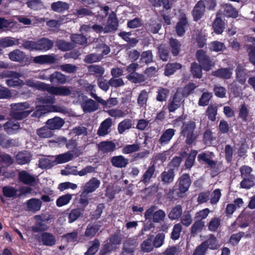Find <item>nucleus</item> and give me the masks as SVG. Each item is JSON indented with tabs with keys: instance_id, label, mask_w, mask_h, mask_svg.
Masks as SVG:
<instances>
[{
	"instance_id": "obj_20",
	"label": "nucleus",
	"mask_w": 255,
	"mask_h": 255,
	"mask_svg": "<svg viewBox=\"0 0 255 255\" xmlns=\"http://www.w3.org/2000/svg\"><path fill=\"white\" fill-rule=\"evenodd\" d=\"M56 61V58L54 54L41 55L33 57V59L34 63L41 65L54 64Z\"/></svg>"
},
{
	"instance_id": "obj_17",
	"label": "nucleus",
	"mask_w": 255,
	"mask_h": 255,
	"mask_svg": "<svg viewBox=\"0 0 255 255\" xmlns=\"http://www.w3.org/2000/svg\"><path fill=\"white\" fill-rule=\"evenodd\" d=\"M119 26V20L116 13H111L108 19V24L105 26V33L116 31Z\"/></svg>"
},
{
	"instance_id": "obj_13",
	"label": "nucleus",
	"mask_w": 255,
	"mask_h": 255,
	"mask_svg": "<svg viewBox=\"0 0 255 255\" xmlns=\"http://www.w3.org/2000/svg\"><path fill=\"white\" fill-rule=\"evenodd\" d=\"M175 176V172L172 169L167 168L158 177L159 180L163 185H168L173 182Z\"/></svg>"
},
{
	"instance_id": "obj_58",
	"label": "nucleus",
	"mask_w": 255,
	"mask_h": 255,
	"mask_svg": "<svg viewBox=\"0 0 255 255\" xmlns=\"http://www.w3.org/2000/svg\"><path fill=\"white\" fill-rule=\"evenodd\" d=\"M169 90L165 88H160L157 92L156 100L160 102L166 101L169 94Z\"/></svg>"
},
{
	"instance_id": "obj_10",
	"label": "nucleus",
	"mask_w": 255,
	"mask_h": 255,
	"mask_svg": "<svg viewBox=\"0 0 255 255\" xmlns=\"http://www.w3.org/2000/svg\"><path fill=\"white\" fill-rule=\"evenodd\" d=\"M35 238L38 242L45 246L52 247L56 242L55 237L52 233L46 231L40 235H36Z\"/></svg>"
},
{
	"instance_id": "obj_19",
	"label": "nucleus",
	"mask_w": 255,
	"mask_h": 255,
	"mask_svg": "<svg viewBox=\"0 0 255 255\" xmlns=\"http://www.w3.org/2000/svg\"><path fill=\"white\" fill-rule=\"evenodd\" d=\"M100 222H95L89 223L85 230L84 235L88 239L94 237L101 228Z\"/></svg>"
},
{
	"instance_id": "obj_6",
	"label": "nucleus",
	"mask_w": 255,
	"mask_h": 255,
	"mask_svg": "<svg viewBox=\"0 0 255 255\" xmlns=\"http://www.w3.org/2000/svg\"><path fill=\"white\" fill-rule=\"evenodd\" d=\"M3 77H7L9 79L6 80V84L10 87H20L23 85V81L19 79L21 75L19 73L5 70L2 72Z\"/></svg>"
},
{
	"instance_id": "obj_41",
	"label": "nucleus",
	"mask_w": 255,
	"mask_h": 255,
	"mask_svg": "<svg viewBox=\"0 0 255 255\" xmlns=\"http://www.w3.org/2000/svg\"><path fill=\"white\" fill-rule=\"evenodd\" d=\"M182 65L178 63H167L165 67L164 74L166 76H170L173 74L177 70L180 69Z\"/></svg>"
},
{
	"instance_id": "obj_61",
	"label": "nucleus",
	"mask_w": 255,
	"mask_h": 255,
	"mask_svg": "<svg viewBox=\"0 0 255 255\" xmlns=\"http://www.w3.org/2000/svg\"><path fill=\"white\" fill-rule=\"evenodd\" d=\"M51 9L57 12H61L69 8V5L64 2L58 1L53 2L51 5Z\"/></svg>"
},
{
	"instance_id": "obj_2",
	"label": "nucleus",
	"mask_w": 255,
	"mask_h": 255,
	"mask_svg": "<svg viewBox=\"0 0 255 255\" xmlns=\"http://www.w3.org/2000/svg\"><path fill=\"white\" fill-rule=\"evenodd\" d=\"M196 127L195 122L192 120L183 123L181 126L180 134L186 137L185 143L188 145L192 144L196 138L194 133Z\"/></svg>"
},
{
	"instance_id": "obj_51",
	"label": "nucleus",
	"mask_w": 255,
	"mask_h": 255,
	"mask_svg": "<svg viewBox=\"0 0 255 255\" xmlns=\"http://www.w3.org/2000/svg\"><path fill=\"white\" fill-rule=\"evenodd\" d=\"M126 78L129 81L134 84L143 82L145 80V76L143 74L136 72L135 73H132L131 74H128Z\"/></svg>"
},
{
	"instance_id": "obj_55",
	"label": "nucleus",
	"mask_w": 255,
	"mask_h": 255,
	"mask_svg": "<svg viewBox=\"0 0 255 255\" xmlns=\"http://www.w3.org/2000/svg\"><path fill=\"white\" fill-rule=\"evenodd\" d=\"M132 123V121L128 119H126L120 122L118 127V132L120 134H123L127 129L131 128Z\"/></svg>"
},
{
	"instance_id": "obj_36",
	"label": "nucleus",
	"mask_w": 255,
	"mask_h": 255,
	"mask_svg": "<svg viewBox=\"0 0 255 255\" xmlns=\"http://www.w3.org/2000/svg\"><path fill=\"white\" fill-rule=\"evenodd\" d=\"M112 120L109 118L104 120L100 125L97 133L99 136H105L108 133V129L111 127Z\"/></svg>"
},
{
	"instance_id": "obj_34",
	"label": "nucleus",
	"mask_w": 255,
	"mask_h": 255,
	"mask_svg": "<svg viewBox=\"0 0 255 255\" xmlns=\"http://www.w3.org/2000/svg\"><path fill=\"white\" fill-rule=\"evenodd\" d=\"M81 106L85 113L94 112L98 108V104L95 101L91 99L83 102Z\"/></svg>"
},
{
	"instance_id": "obj_40",
	"label": "nucleus",
	"mask_w": 255,
	"mask_h": 255,
	"mask_svg": "<svg viewBox=\"0 0 255 255\" xmlns=\"http://www.w3.org/2000/svg\"><path fill=\"white\" fill-rule=\"evenodd\" d=\"M84 213V209L80 208L72 209L68 215V220L69 223H72L82 217Z\"/></svg>"
},
{
	"instance_id": "obj_46",
	"label": "nucleus",
	"mask_w": 255,
	"mask_h": 255,
	"mask_svg": "<svg viewBox=\"0 0 255 255\" xmlns=\"http://www.w3.org/2000/svg\"><path fill=\"white\" fill-rule=\"evenodd\" d=\"M105 208V205L104 203L99 204L96 209L90 213V218L91 220H97L100 218L103 210Z\"/></svg>"
},
{
	"instance_id": "obj_35",
	"label": "nucleus",
	"mask_w": 255,
	"mask_h": 255,
	"mask_svg": "<svg viewBox=\"0 0 255 255\" xmlns=\"http://www.w3.org/2000/svg\"><path fill=\"white\" fill-rule=\"evenodd\" d=\"M249 114L248 106L245 104H242L239 110L238 118L241 119L243 123H247L250 121Z\"/></svg>"
},
{
	"instance_id": "obj_21",
	"label": "nucleus",
	"mask_w": 255,
	"mask_h": 255,
	"mask_svg": "<svg viewBox=\"0 0 255 255\" xmlns=\"http://www.w3.org/2000/svg\"><path fill=\"white\" fill-rule=\"evenodd\" d=\"M54 44L53 40L42 37L37 41V51H47L52 49Z\"/></svg>"
},
{
	"instance_id": "obj_28",
	"label": "nucleus",
	"mask_w": 255,
	"mask_h": 255,
	"mask_svg": "<svg viewBox=\"0 0 255 255\" xmlns=\"http://www.w3.org/2000/svg\"><path fill=\"white\" fill-rule=\"evenodd\" d=\"M211 75L220 79L228 80L231 78L232 72L228 68H222L212 71Z\"/></svg>"
},
{
	"instance_id": "obj_16",
	"label": "nucleus",
	"mask_w": 255,
	"mask_h": 255,
	"mask_svg": "<svg viewBox=\"0 0 255 255\" xmlns=\"http://www.w3.org/2000/svg\"><path fill=\"white\" fill-rule=\"evenodd\" d=\"M19 181L25 185L34 186L36 183V178L26 170H22L18 174Z\"/></svg>"
},
{
	"instance_id": "obj_29",
	"label": "nucleus",
	"mask_w": 255,
	"mask_h": 255,
	"mask_svg": "<svg viewBox=\"0 0 255 255\" xmlns=\"http://www.w3.org/2000/svg\"><path fill=\"white\" fill-rule=\"evenodd\" d=\"M65 121L62 118L55 117L53 118L49 119L46 122V125L52 130L59 129L64 124Z\"/></svg>"
},
{
	"instance_id": "obj_23",
	"label": "nucleus",
	"mask_w": 255,
	"mask_h": 255,
	"mask_svg": "<svg viewBox=\"0 0 255 255\" xmlns=\"http://www.w3.org/2000/svg\"><path fill=\"white\" fill-rule=\"evenodd\" d=\"M31 153L27 150H24L19 151L15 156V160L17 164L24 165L28 163L32 159Z\"/></svg>"
},
{
	"instance_id": "obj_47",
	"label": "nucleus",
	"mask_w": 255,
	"mask_h": 255,
	"mask_svg": "<svg viewBox=\"0 0 255 255\" xmlns=\"http://www.w3.org/2000/svg\"><path fill=\"white\" fill-rule=\"evenodd\" d=\"M205 226L204 222L201 220L196 221L191 227V235L195 237L200 233Z\"/></svg>"
},
{
	"instance_id": "obj_5",
	"label": "nucleus",
	"mask_w": 255,
	"mask_h": 255,
	"mask_svg": "<svg viewBox=\"0 0 255 255\" xmlns=\"http://www.w3.org/2000/svg\"><path fill=\"white\" fill-rule=\"evenodd\" d=\"M156 208V206L152 205L146 210L144 213L146 220L152 219L153 222L156 223H161L164 220L166 217L165 212L161 209L155 211Z\"/></svg>"
},
{
	"instance_id": "obj_62",
	"label": "nucleus",
	"mask_w": 255,
	"mask_h": 255,
	"mask_svg": "<svg viewBox=\"0 0 255 255\" xmlns=\"http://www.w3.org/2000/svg\"><path fill=\"white\" fill-rule=\"evenodd\" d=\"M100 246L99 240L96 238L93 241L92 246L89 247L84 255H94L98 251Z\"/></svg>"
},
{
	"instance_id": "obj_15",
	"label": "nucleus",
	"mask_w": 255,
	"mask_h": 255,
	"mask_svg": "<svg viewBox=\"0 0 255 255\" xmlns=\"http://www.w3.org/2000/svg\"><path fill=\"white\" fill-rule=\"evenodd\" d=\"M36 109V111L32 114V117L37 118H40L44 114L50 112H61L62 111V108L58 106H37Z\"/></svg>"
},
{
	"instance_id": "obj_56",
	"label": "nucleus",
	"mask_w": 255,
	"mask_h": 255,
	"mask_svg": "<svg viewBox=\"0 0 255 255\" xmlns=\"http://www.w3.org/2000/svg\"><path fill=\"white\" fill-rule=\"evenodd\" d=\"M72 199V195L69 193L60 196L56 200V205L59 207L65 206L68 204Z\"/></svg>"
},
{
	"instance_id": "obj_64",
	"label": "nucleus",
	"mask_w": 255,
	"mask_h": 255,
	"mask_svg": "<svg viewBox=\"0 0 255 255\" xmlns=\"http://www.w3.org/2000/svg\"><path fill=\"white\" fill-rule=\"evenodd\" d=\"M196 88L195 83L190 82L184 87L181 94L184 97H188Z\"/></svg>"
},
{
	"instance_id": "obj_9",
	"label": "nucleus",
	"mask_w": 255,
	"mask_h": 255,
	"mask_svg": "<svg viewBox=\"0 0 255 255\" xmlns=\"http://www.w3.org/2000/svg\"><path fill=\"white\" fill-rule=\"evenodd\" d=\"M8 55L9 59L12 61L25 64H29L31 62L28 56L23 51L18 49L10 52Z\"/></svg>"
},
{
	"instance_id": "obj_26",
	"label": "nucleus",
	"mask_w": 255,
	"mask_h": 255,
	"mask_svg": "<svg viewBox=\"0 0 255 255\" xmlns=\"http://www.w3.org/2000/svg\"><path fill=\"white\" fill-rule=\"evenodd\" d=\"M3 127L5 131L8 134H13L20 129L19 123L17 121L9 120L6 122Z\"/></svg>"
},
{
	"instance_id": "obj_14",
	"label": "nucleus",
	"mask_w": 255,
	"mask_h": 255,
	"mask_svg": "<svg viewBox=\"0 0 255 255\" xmlns=\"http://www.w3.org/2000/svg\"><path fill=\"white\" fill-rule=\"evenodd\" d=\"M156 176V167L154 163L150 164L145 170L141 177L140 182L147 185L151 181L152 179L155 178Z\"/></svg>"
},
{
	"instance_id": "obj_63",
	"label": "nucleus",
	"mask_w": 255,
	"mask_h": 255,
	"mask_svg": "<svg viewBox=\"0 0 255 255\" xmlns=\"http://www.w3.org/2000/svg\"><path fill=\"white\" fill-rule=\"evenodd\" d=\"M209 48L211 51L217 52L223 51L226 49L224 43L219 41L212 42L210 44Z\"/></svg>"
},
{
	"instance_id": "obj_37",
	"label": "nucleus",
	"mask_w": 255,
	"mask_h": 255,
	"mask_svg": "<svg viewBox=\"0 0 255 255\" xmlns=\"http://www.w3.org/2000/svg\"><path fill=\"white\" fill-rule=\"evenodd\" d=\"M98 146L99 150L104 153L112 152L116 149L115 143L112 141H102L99 143Z\"/></svg>"
},
{
	"instance_id": "obj_11",
	"label": "nucleus",
	"mask_w": 255,
	"mask_h": 255,
	"mask_svg": "<svg viewBox=\"0 0 255 255\" xmlns=\"http://www.w3.org/2000/svg\"><path fill=\"white\" fill-rule=\"evenodd\" d=\"M189 26V24L186 14L184 12L181 13L175 26L176 32L178 36H183Z\"/></svg>"
},
{
	"instance_id": "obj_53",
	"label": "nucleus",
	"mask_w": 255,
	"mask_h": 255,
	"mask_svg": "<svg viewBox=\"0 0 255 255\" xmlns=\"http://www.w3.org/2000/svg\"><path fill=\"white\" fill-rule=\"evenodd\" d=\"M38 162V166L42 169H49L56 165L55 160H51L46 157L40 158Z\"/></svg>"
},
{
	"instance_id": "obj_44",
	"label": "nucleus",
	"mask_w": 255,
	"mask_h": 255,
	"mask_svg": "<svg viewBox=\"0 0 255 255\" xmlns=\"http://www.w3.org/2000/svg\"><path fill=\"white\" fill-rule=\"evenodd\" d=\"M216 140V137L214 135L213 132L210 129L205 130L203 135V143L210 146L213 144V142Z\"/></svg>"
},
{
	"instance_id": "obj_8",
	"label": "nucleus",
	"mask_w": 255,
	"mask_h": 255,
	"mask_svg": "<svg viewBox=\"0 0 255 255\" xmlns=\"http://www.w3.org/2000/svg\"><path fill=\"white\" fill-rule=\"evenodd\" d=\"M184 98L181 93L177 91L169 100L167 106L169 112L174 113L180 108L184 101Z\"/></svg>"
},
{
	"instance_id": "obj_18",
	"label": "nucleus",
	"mask_w": 255,
	"mask_h": 255,
	"mask_svg": "<svg viewBox=\"0 0 255 255\" xmlns=\"http://www.w3.org/2000/svg\"><path fill=\"white\" fill-rule=\"evenodd\" d=\"M206 7L202 1H198L194 6L192 11L193 20L198 21L204 16Z\"/></svg>"
},
{
	"instance_id": "obj_1",
	"label": "nucleus",
	"mask_w": 255,
	"mask_h": 255,
	"mask_svg": "<svg viewBox=\"0 0 255 255\" xmlns=\"http://www.w3.org/2000/svg\"><path fill=\"white\" fill-rule=\"evenodd\" d=\"M191 184V180L189 174H183L178 179L175 186L170 189L167 193V198L170 200H173L184 197Z\"/></svg>"
},
{
	"instance_id": "obj_3",
	"label": "nucleus",
	"mask_w": 255,
	"mask_h": 255,
	"mask_svg": "<svg viewBox=\"0 0 255 255\" xmlns=\"http://www.w3.org/2000/svg\"><path fill=\"white\" fill-rule=\"evenodd\" d=\"M38 87L42 91H47L54 95L68 96L72 94L71 89L66 86L56 87L41 83L39 84Z\"/></svg>"
},
{
	"instance_id": "obj_7",
	"label": "nucleus",
	"mask_w": 255,
	"mask_h": 255,
	"mask_svg": "<svg viewBox=\"0 0 255 255\" xmlns=\"http://www.w3.org/2000/svg\"><path fill=\"white\" fill-rule=\"evenodd\" d=\"M197 159L200 163L201 164L205 163L207 165V167L212 169V173L214 174L213 176L218 175L220 173L218 167H217V161L212 160L205 152L199 154L197 156Z\"/></svg>"
},
{
	"instance_id": "obj_27",
	"label": "nucleus",
	"mask_w": 255,
	"mask_h": 255,
	"mask_svg": "<svg viewBox=\"0 0 255 255\" xmlns=\"http://www.w3.org/2000/svg\"><path fill=\"white\" fill-rule=\"evenodd\" d=\"M224 9V14L227 17L236 18L239 16L238 10L231 3H224L222 5Z\"/></svg>"
},
{
	"instance_id": "obj_32",
	"label": "nucleus",
	"mask_w": 255,
	"mask_h": 255,
	"mask_svg": "<svg viewBox=\"0 0 255 255\" xmlns=\"http://www.w3.org/2000/svg\"><path fill=\"white\" fill-rule=\"evenodd\" d=\"M169 45L173 56H177L181 51V42L177 39L171 37L169 40Z\"/></svg>"
},
{
	"instance_id": "obj_30",
	"label": "nucleus",
	"mask_w": 255,
	"mask_h": 255,
	"mask_svg": "<svg viewBox=\"0 0 255 255\" xmlns=\"http://www.w3.org/2000/svg\"><path fill=\"white\" fill-rule=\"evenodd\" d=\"M111 162L113 166L122 168L127 166L128 163V159L123 155H118L112 157Z\"/></svg>"
},
{
	"instance_id": "obj_33",
	"label": "nucleus",
	"mask_w": 255,
	"mask_h": 255,
	"mask_svg": "<svg viewBox=\"0 0 255 255\" xmlns=\"http://www.w3.org/2000/svg\"><path fill=\"white\" fill-rule=\"evenodd\" d=\"M17 145L18 142L16 139L9 138L4 134L0 135V145L2 148H8Z\"/></svg>"
},
{
	"instance_id": "obj_39",
	"label": "nucleus",
	"mask_w": 255,
	"mask_h": 255,
	"mask_svg": "<svg viewBox=\"0 0 255 255\" xmlns=\"http://www.w3.org/2000/svg\"><path fill=\"white\" fill-rule=\"evenodd\" d=\"M74 158V155L72 151H68L64 153L59 154L56 156L55 161L56 164H62L72 160Z\"/></svg>"
},
{
	"instance_id": "obj_25",
	"label": "nucleus",
	"mask_w": 255,
	"mask_h": 255,
	"mask_svg": "<svg viewBox=\"0 0 255 255\" xmlns=\"http://www.w3.org/2000/svg\"><path fill=\"white\" fill-rule=\"evenodd\" d=\"M219 15V13L217 14L212 23L214 31L217 34H222L225 29V22Z\"/></svg>"
},
{
	"instance_id": "obj_50",
	"label": "nucleus",
	"mask_w": 255,
	"mask_h": 255,
	"mask_svg": "<svg viewBox=\"0 0 255 255\" xmlns=\"http://www.w3.org/2000/svg\"><path fill=\"white\" fill-rule=\"evenodd\" d=\"M36 133L41 138H49L53 135V132L48 125L37 129Z\"/></svg>"
},
{
	"instance_id": "obj_22",
	"label": "nucleus",
	"mask_w": 255,
	"mask_h": 255,
	"mask_svg": "<svg viewBox=\"0 0 255 255\" xmlns=\"http://www.w3.org/2000/svg\"><path fill=\"white\" fill-rule=\"evenodd\" d=\"M174 128H168L165 130L161 135L158 142L162 146L168 144L175 133Z\"/></svg>"
},
{
	"instance_id": "obj_54",
	"label": "nucleus",
	"mask_w": 255,
	"mask_h": 255,
	"mask_svg": "<svg viewBox=\"0 0 255 255\" xmlns=\"http://www.w3.org/2000/svg\"><path fill=\"white\" fill-rule=\"evenodd\" d=\"M2 192L3 195L8 198H12L15 196L17 197L18 189H15L12 186L9 185L5 186L2 187Z\"/></svg>"
},
{
	"instance_id": "obj_52",
	"label": "nucleus",
	"mask_w": 255,
	"mask_h": 255,
	"mask_svg": "<svg viewBox=\"0 0 255 255\" xmlns=\"http://www.w3.org/2000/svg\"><path fill=\"white\" fill-rule=\"evenodd\" d=\"M89 71L96 77H102L105 72L104 68L100 65H91L88 66Z\"/></svg>"
},
{
	"instance_id": "obj_24",
	"label": "nucleus",
	"mask_w": 255,
	"mask_h": 255,
	"mask_svg": "<svg viewBox=\"0 0 255 255\" xmlns=\"http://www.w3.org/2000/svg\"><path fill=\"white\" fill-rule=\"evenodd\" d=\"M100 185V181L96 177H93L87 182L83 187V192L87 194L95 191Z\"/></svg>"
},
{
	"instance_id": "obj_59",
	"label": "nucleus",
	"mask_w": 255,
	"mask_h": 255,
	"mask_svg": "<svg viewBox=\"0 0 255 255\" xmlns=\"http://www.w3.org/2000/svg\"><path fill=\"white\" fill-rule=\"evenodd\" d=\"M56 45L59 49L62 51L70 50L73 48V46L70 42L60 39L56 41Z\"/></svg>"
},
{
	"instance_id": "obj_60",
	"label": "nucleus",
	"mask_w": 255,
	"mask_h": 255,
	"mask_svg": "<svg viewBox=\"0 0 255 255\" xmlns=\"http://www.w3.org/2000/svg\"><path fill=\"white\" fill-rule=\"evenodd\" d=\"M154 247L152 236L148 237L141 245V249L142 251L144 252H150L152 251Z\"/></svg>"
},
{
	"instance_id": "obj_48",
	"label": "nucleus",
	"mask_w": 255,
	"mask_h": 255,
	"mask_svg": "<svg viewBox=\"0 0 255 255\" xmlns=\"http://www.w3.org/2000/svg\"><path fill=\"white\" fill-rule=\"evenodd\" d=\"M203 243H204L207 249L214 250L217 249L219 247L217 238L213 234H211L209 238Z\"/></svg>"
},
{
	"instance_id": "obj_49",
	"label": "nucleus",
	"mask_w": 255,
	"mask_h": 255,
	"mask_svg": "<svg viewBox=\"0 0 255 255\" xmlns=\"http://www.w3.org/2000/svg\"><path fill=\"white\" fill-rule=\"evenodd\" d=\"M182 213V207L180 205H177L173 208L168 215L171 220L178 219L181 217Z\"/></svg>"
},
{
	"instance_id": "obj_12",
	"label": "nucleus",
	"mask_w": 255,
	"mask_h": 255,
	"mask_svg": "<svg viewBox=\"0 0 255 255\" xmlns=\"http://www.w3.org/2000/svg\"><path fill=\"white\" fill-rule=\"evenodd\" d=\"M34 219L36 222L31 227V231L33 233H43L49 229V227L44 223V222L48 221V219H43L40 215H35Z\"/></svg>"
},
{
	"instance_id": "obj_31",
	"label": "nucleus",
	"mask_w": 255,
	"mask_h": 255,
	"mask_svg": "<svg viewBox=\"0 0 255 255\" xmlns=\"http://www.w3.org/2000/svg\"><path fill=\"white\" fill-rule=\"evenodd\" d=\"M237 81L240 84L243 85L246 81L247 70L243 66L238 65L235 70Z\"/></svg>"
},
{
	"instance_id": "obj_4",
	"label": "nucleus",
	"mask_w": 255,
	"mask_h": 255,
	"mask_svg": "<svg viewBox=\"0 0 255 255\" xmlns=\"http://www.w3.org/2000/svg\"><path fill=\"white\" fill-rule=\"evenodd\" d=\"M196 56L199 64L205 71H209L215 65L213 59L203 50H197Z\"/></svg>"
},
{
	"instance_id": "obj_57",
	"label": "nucleus",
	"mask_w": 255,
	"mask_h": 255,
	"mask_svg": "<svg viewBox=\"0 0 255 255\" xmlns=\"http://www.w3.org/2000/svg\"><path fill=\"white\" fill-rule=\"evenodd\" d=\"M197 153L196 150H192L190 153L185 161L184 166L186 169H190L194 165Z\"/></svg>"
},
{
	"instance_id": "obj_45",
	"label": "nucleus",
	"mask_w": 255,
	"mask_h": 255,
	"mask_svg": "<svg viewBox=\"0 0 255 255\" xmlns=\"http://www.w3.org/2000/svg\"><path fill=\"white\" fill-rule=\"evenodd\" d=\"M202 67L198 63L194 62L191 63L190 71L194 78L200 79L202 77Z\"/></svg>"
},
{
	"instance_id": "obj_38",
	"label": "nucleus",
	"mask_w": 255,
	"mask_h": 255,
	"mask_svg": "<svg viewBox=\"0 0 255 255\" xmlns=\"http://www.w3.org/2000/svg\"><path fill=\"white\" fill-rule=\"evenodd\" d=\"M27 207L28 211L36 212L40 210L42 202L37 198H31L27 201Z\"/></svg>"
},
{
	"instance_id": "obj_43",
	"label": "nucleus",
	"mask_w": 255,
	"mask_h": 255,
	"mask_svg": "<svg viewBox=\"0 0 255 255\" xmlns=\"http://www.w3.org/2000/svg\"><path fill=\"white\" fill-rule=\"evenodd\" d=\"M149 98L148 93L144 89L140 91L137 99V103L140 108H145Z\"/></svg>"
},
{
	"instance_id": "obj_42",
	"label": "nucleus",
	"mask_w": 255,
	"mask_h": 255,
	"mask_svg": "<svg viewBox=\"0 0 255 255\" xmlns=\"http://www.w3.org/2000/svg\"><path fill=\"white\" fill-rule=\"evenodd\" d=\"M48 79L51 83L57 84H64L66 83V79L65 76L59 72L56 71L50 75Z\"/></svg>"
}]
</instances>
